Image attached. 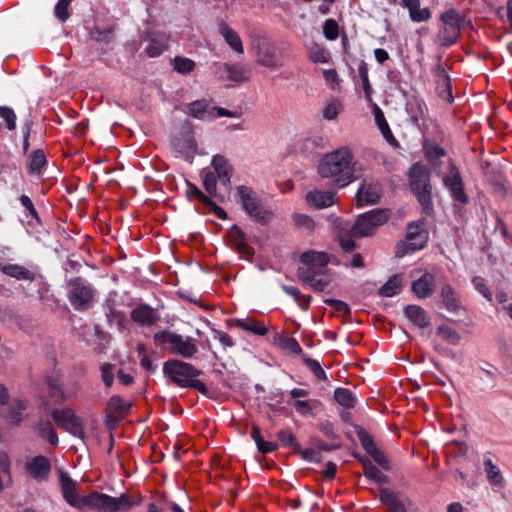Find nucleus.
<instances>
[{
    "mask_svg": "<svg viewBox=\"0 0 512 512\" xmlns=\"http://www.w3.org/2000/svg\"><path fill=\"white\" fill-rule=\"evenodd\" d=\"M300 261L303 266L297 270L299 280L316 291H323L330 283L327 274L328 255L324 252L307 251L301 255Z\"/></svg>",
    "mask_w": 512,
    "mask_h": 512,
    "instance_id": "f257e3e1",
    "label": "nucleus"
},
{
    "mask_svg": "<svg viewBox=\"0 0 512 512\" xmlns=\"http://www.w3.org/2000/svg\"><path fill=\"white\" fill-rule=\"evenodd\" d=\"M163 373L180 388H194L203 395L208 394L207 386L197 379L203 372L188 362L167 360L163 364Z\"/></svg>",
    "mask_w": 512,
    "mask_h": 512,
    "instance_id": "f03ea898",
    "label": "nucleus"
},
{
    "mask_svg": "<svg viewBox=\"0 0 512 512\" xmlns=\"http://www.w3.org/2000/svg\"><path fill=\"white\" fill-rule=\"evenodd\" d=\"M350 159V148L341 146L338 149L326 153L318 162L317 172L321 178L331 179L337 188H343L342 179L346 176V170Z\"/></svg>",
    "mask_w": 512,
    "mask_h": 512,
    "instance_id": "7ed1b4c3",
    "label": "nucleus"
},
{
    "mask_svg": "<svg viewBox=\"0 0 512 512\" xmlns=\"http://www.w3.org/2000/svg\"><path fill=\"white\" fill-rule=\"evenodd\" d=\"M410 187L415 194L418 202L422 206L423 211L430 215L433 211V204L431 200V184L429 173L426 168L416 163L412 165L409 174Z\"/></svg>",
    "mask_w": 512,
    "mask_h": 512,
    "instance_id": "20e7f679",
    "label": "nucleus"
},
{
    "mask_svg": "<svg viewBox=\"0 0 512 512\" xmlns=\"http://www.w3.org/2000/svg\"><path fill=\"white\" fill-rule=\"evenodd\" d=\"M95 296L91 283L82 277L71 278L67 281V298L75 310H87Z\"/></svg>",
    "mask_w": 512,
    "mask_h": 512,
    "instance_id": "39448f33",
    "label": "nucleus"
},
{
    "mask_svg": "<svg viewBox=\"0 0 512 512\" xmlns=\"http://www.w3.org/2000/svg\"><path fill=\"white\" fill-rule=\"evenodd\" d=\"M155 342L158 344H168L172 354L191 359L197 352L198 347L195 340L191 337H184L173 331L164 330L154 334Z\"/></svg>",
    "mask_w": 512,
    "mask_h": 512,
    "instance_id": "423d86ee",
    "label": "nucleus"
},
{
    "mask_svg": "<svg viewBox=\"0 0 512 512\" xmlns=\"http://www.w3.org/2000/svg\"><path fill=\"white\" fill-rule=\"evenodd\" d=\"M237 195L243 209L253 220L261 224L267 223L270 220L271 211L250 187L245 185L238 186Z\"/></svg>",
    "mask_w": 512,
    "mask_h": 512,
    "instance_id": "0eeeda50",
    "label": "nucleus"
},
{
    "mask_svg": "<svg viewBox=\"0 0 512 512\" xmlns=\"http://www.w3.org/2000/svg\"><path fill=\"white\" fill-rule=\"evenodd\" d=\"M134 505V502L126 494L119 497H112L107 494L92 492L87 495L85 510L94 509L97 512H118L126 511Z\"/></svg>",
    "mask_w": 512,
    "mask_h": 512,
    "instance_id": "6e6552de",
    "label": "nucleus"
},
{
    "mask_svg": "<svg viewBox=\"0 0 512 512\" xmlns=\"http://www.w3.org/2000/svg\"><path fill=\"white\" fill-rule=\"evenodd\" d=\"M389 219L388 210L373 209L359 215L351 227V235L356 237H367L373 234L374 230L386 223Z\"/></svg>",
    "mask_w": 512,
    "mask_h": 512,
    "instance_id": "1a4fd4ad",
    "label": "nucleus"
},
{
    "mask_svg": "<svg viewBox=\"0 0 512 512\" xmlns=\"http://www.w3.org/2000/svg\"><path fill=\"white\" fill-rule=\"evenodd\" d=\"M427 238V233L422 228V224L418 222L408 224L405 239L397 244L396 256L401 258L409 253L424 248L427 243Z\"/></svg>",
    "mask_w": 512,
    "mask_h": 512,
    "instance_id": "9d476101",
    "label": "nucleus"
},
{
    "mask_svg": "<svg viewBox=\"0 0 512 512\" xmlns=\"http://www.w3.org/2000/svg\"><path fill=\"white\" fill-rule=\"evenodd\" d=\"M252 48L256 53V61L259 65L270 70H276L282 67L277 48L266 38L258 36L253 40Z\"/></svg>",
    "mask_w": 512,
    "mask_h": 512,
    "instance_id": "9b49d317",
    "label": "nucleus"
},
{
    "mask_svg": "<svg viewBox=\"0 0 512 512\" xmlns=\"http://www.w3.org/2000/svg\"><path fill=\"white\" fill-rule=\"evenodd\" d=\"M51 416L60 428L65 429L69 434L81 440L84 439L85 432L82 422L71 409H54L51 412Z\"/></svg>",
    "mask_w": 512,
    "mask_h": 512,
    "instance_id": "f8f14e48",
    "label": "nucleus"
},
{
    "mask_svg": "<svg viewBox=\"0 0 512 512\" xmlns=\"http://www.w3.org/2000/svg\"><path fill=\"white\" fill-rule=\"evenodd\" d=\"M382 187L378 181L364 179L356 192V204L359 207L376 205L379 203Z\"/></svg>",
    "mask_w": 512,
    "mask_h": 512,
    "instance_id": "ddd939ff",
    "label": "nucleus"
},
{
    "mask_svg": "<svg viewBox=\"0 0 512 512\" xmlns=\"http://www.w3.org/2000/svg\"><path fill=\"white\" fill-rule=\"evenodd\" d=\"M59 481H60L62 495H63L64 499L66 500V502L69 505H71L81 511H84L85 504L87 501V496L81 497L78 494L77 482L75 480H73L66 472L60 473Z\"/></svg>",
    "mask_w": 512,
    "mask_h": 512,
    "instance_id": "4468645a",
    "label": "nucleus"
},
{
    "mask_svg": "<svg viewBox=\"0 0 512 512\" xmlns=\"http://www.w3.org/2000/svg\"><path fill=\"white\" fill-rule=\"evenodd\" d=\"M442 181L454 201L460 202L461 204H467L469 202V197L464 191L462 177L455 165H450L449 174L445 175Z\"/></svg>",
    "mask_w": 512,
    "mask_h": 512,
    "instance_id": "2eb2a0df",
    "label": "nucleus"
},
{
    "mask_svg": "<svg viewBox=\"0 0 512 512\" xmlns=\"http://www.w3.org/2000/svg\"><path fill=\"white\" fill-rule=\"evenodd\" d=\"M441 21L450 29L462 31V30H475L473 21L459 13L454 8H449L443 12L440 16Z\"/></svg>",
    "mask_w": 512,
    "mask_h": 512,
    "instance_id": "dca6fc26",
    "label": "nucleus"
},
{
    "mask_svg": "<svg viewBox=\"0 0 512 512\" xmlns=\"http://www.w3.org/2000/svg\"><path fill=\"white\" fill-rule=\"evenodd\" d=\"M29 475L36 481H44L48 478L51 471L49 460L42 455L33 457L25 465Z\"/></svg>",
    "mask_w": 512,
    "mask_h": 512,
    "instance_id": "f3484780",
    "label": "nucleus"
},
{
    "mask_svg": "<svg viewBox=\"0 0 512 512\" xmlns=\"http://www.w3.org/2000/svg\"><path fill=\"white\" fill-rule=\"evenodd\" d=\"M221 69L226 74V78L232 82L244 83L251 78L252 69L247 64L223 63Z\"/></svg>",
    "mask_w": 512,
    "mask_h": 512,
    "instance_id": "a211bd4d",
    "label": "nucleus"
},
{
    "mask_svg": "<svg viewBox=\"0 0 512 512\" xmlns=\"http://www.w3.org/2000/svg\"><path fill=\"white\" fill-rule=\"evenodd\" d=\"M435 277L431 273H424L411 284L412 292L419 299H426L434 293Z\"/></svg>",
    "mask_w": 512,
    "mask_h": 512,
    "instance_id": "6ab92c4d",
    "label": "nucleus"
},
{
    "mask_svg": "<svg viewBox=\"0 0 512 512\" xmlns=\"http://www.w3.org/2000/svg\"><path fill=\"white\" fill-rule=\"evenodd\" d=\"M184 112L196 119L211 121L215 119V115L206 100H196L187 104L184 108Z\"/></svg>",
    "mask_w": 512,
    "mask_h": 512,
    "instance_id": "aec40b11",
    "label": "nucleus"
},
{
    "mask_svg": "<svg viewBox=\"0 0 512 512\" xmlns=\"http://www.w3.org/2000/svg\"><path fill=\"white\" fill-rule=\"evenodd\" d=\"M159 318L157 312L149 305H139L131 311V319L142 326H152Z\"/></svg>",
    "mask_w": 512,
    "mask_h": 512,
    "instance_id": "412c9836",
    "label": "nucleus"
},
{
    "mask_svg": "<svg viewBox=\"0 0 512 512\" xmlns=\"http://www.w3.org/2000/svg\"><path fill=\"white\" fill-rule=\"evenodd\" d=\"M229 236L238 252L244 257L249 258L253 255V249L248 245L245 233L237 226L233 225L229 230Z\"/></svg>",
    "mask_w": 512,
    "mask_h": 512,
    "instance_id": "4be33fe9",
    "label": "nucleus"
},
{
    "mask_svg": "<svg viewBox=\"0 0 512 512\" xmlns=\"http://www.w3.org/2000/svg\"><path fill=\"white\" fill-rule=\"evenodd\" d=\"M361 444L364 450L373 458V460L384 469H389V462L384 454L376 447L373 439L369 435L360 436Z\"/></svg>",
    "mask_w": 512,
    "mask_h": 512,
    "instance_id": "5701e85b",
    "label": "nucleus"
},
{
    "mask_svg": "<svg viewBox=\"0 0 512 512\" xmlns=\"http://www.w3.org/2000/svg\"><path fill=\"white\" fill-rule=\"evenodd\" d=\"M404 314L415 326L419 328H426L430 324L426 311L418 305L405 306Z\"/></svg>",
    "mask_w": 512,
    "mask_h": 512,
    "instance_id": "b1692460",
    "label": "nucleus"
},
{
    "mask_svg": "<svg viewBox=\"0 0 512 512\" xmlns=\"http://www.w3.org/2000/svg\"><path fill=\"white\" fill-rule=\"evenodd\" d=\"M307 202L317 209L330 207L334 203V193L330 191L315 190L306 196Z\"/></svg>",
    "mask_w": 512,
    "mask_h": 512,
    "instance_id": "393cba45",
    "label": "nucleus"
},
{
    "mask_svg": "<svg viewBox=\"0 0 512 512\" xmlns=\"http://www.w3.org/2000/svg\"><path fill=\"white\" fill-rule=\"evenodd\" d=\"M365 172L366 166L362 162L353 160V153L352 150L350 149L349 164L346 170V176L345 178L342 179V185H345L346 187L353 181L363 177Z\"/></svg>",
    "mask_w": 512,
    "mask_h": 512,
    "instance_id": "a878e982",
    "label": "nucleus"
},
{
    "mask_svg": "<svg viewBox=\"0 0 512 512\" xmlns=\"http://www.w3.org/2000/svg\"><path fill=\"white\" fill-rule=\"evenodd\" d=\"M443 304L449 312H457L460 309V299L455 289L450 284H444L440 292Z\"/></svg>",
    "mask_w": 512,
    "mask_h": 512,
    "instance_id": "bb28decb",
    "label": "nucleus"
},
{
    "mask_svg": "<svg viewBox=\"0 0 512 512\" xmlns=\"http://www.w3.org/2000/svg\"><path fill=\"white\" fill-rule=\"evenodd\" d=\"M35 431L41 438L46 439L52 446L58 445V435L49 420L40 419L35 425Z\"/></svg>",
    "mask_w": 512,
    "mask_h": 512,
    "instance_id": "cd10ccee",
    "label": "nucleus"
},
{
    "mask_svg": "<svg viewBox=\"0 0 512 512\" xmlns=\"http://www.w3.org/2000/svg\"><path fill=\"white\" fill-rule=\"evenodd\" d=\"M131 407L129 402L124 401L119 396H112L107 403L108 417L121 418L127 414Z\"/></svg>",
    "mask_w": 512,
    "mask_h": 512,
    "instance_id": "c85d7f7f",
    "label": "nucleus"
},
{
    "mask_svg": "<svg viewBox=\"0 0 512 512\" xmlns=\"http://www.w3.org/2000/svg\"><path fill=\"white\" fill-rule=\"evenodd\" d=\"M403 281L402 276L395 274L391 276L378 290L381 297H393L400 293Z\"/></svg>",
    "mask_w": 512,
    "mask_h": 512,
    "instance_id": "c756f323",
    "label": "nucleus"
},
{
    "mask_svg": "<svg viewBox=\"0 0 512 512\" xmlns=\"http://www.w3.org/2000/svg\"><path fill=\"white\" fill-rule=\"evenodd\" d=\"M1 271L12 278L17 280H29L33 281L35 279V274L25 268L24 266L18 264H7L1 267Z\"/></svg>",
    "mask_w": 512,
    "mask_h": 512,
    "instance_id": "7c9ffc66",
    "label": "nucleus"
},
{
    "mask_svg": "<svg viewBox=\"0 0 512 512\" xmlns=\"http://www.w3.org/2000/svg\"><path fill=\"white\" fill-rule=\"evenodd\" d=\"M235 322L239 328L258 336H264L268 332L267 326L254 318L236 319Z\"/></svg>",
    "mask_w": 512,
    "mask_h": 512,
    "instance_id": "2f4dec72",
    "label": "nucleus"
},
{
    "mask_svg": "<svg viewBox=\"0 0 512 512\" xmlns=\"http://www.w3.org/2000/svg\"><path fill=\"white\" fill-rule=\"evenodd\" d=\"M406 110L412 123L416 124L425 117L426 105L422 100H409L406 104Z\"/></svg>",
    "mask_w": 512,
    "mask_h": 512,
    "instance_id": "473e14b6",
    "label": "nucleus"
},
{
    "mask_svg": "<svg viewBox=\"0 0 512 512\" xmlns=\"http://www.w3.org/2000/svg\"><path fill=\"white\" fill-rule=\"evenodd\" d=\"M47 160L42 149H36L31 153L28 160V171L30 174H40Z\"/></svg>",
    "mask_w": 512,
    "mask_h": 512,
    "instance_id": "72a5a7b5",
    "label": "nucleus"
},
{
    "mask_svg": "<svg viewBox=\"0 0 512 512\" xmlns=\"http://www.w3.org/2000/svg\"><path fill=\"white\" fill-rule=\"evenodd\" d=\"M334 399L339 405L347 409L353 408L357 402L355 394L346 388H336L334 390Z\"/></svg>",
    "mask_w": 512,
    "mask_h": 512,
    "instance_id": "f704fd0d",
    "label": "nucleus"
},
{
    "mask_svg": "<svg viewBox=\"0 0 512 512\" xmlns=\"http://www.w3.org/2000/svg\"><path fill=\"white\" fill-rule=\"evenodd\" d=\"M364 475L373 480L377 484L388 483V477L383 474L376 466H374L370 460H362Z\"/></svg>",
    "mask_w": 512,
    "mask_h": 512,
    "instance_id": "c9c22d12",
    "label": "nucleus"
},
{
    "mask_svg": "<svg viewBox=\"0 0 512 512\" xmlns=\"http://www.w3.org/2000/svg\"><path fill=\"white\" fill-rule=\"evenodd\" d=\"M309 51V59L315 63H327L330 59V54L327 50L314 42L306 43Z\"/></svg>",
    "mask_w": 512,
    "mask_h": 512,
    "instance_id": "e433bc0d",
    "label": "nucleus"
},
{
    "mask_svg": "<svg viewBox=\"0 0 512 512\" xmlns=\"http://www.w3.org/2000/svg\"><path fill=\"white\" fill-rule=\"evenodd\" d=\"M105 316L111 326L122 328L125 322L124 314L112 305L104 306Z\"/></svg>",
    "mask_w": 512,
    "mask_h": 512,
    "instance_id": "4c0bfd02",
    "label": "nucleus"
},
{
    "mask_svg": "<svg viewBox=\"0 0 512 512\" xmlns=\"http://www.w3.org/2000/svg\"><path fill=\"white\" fill-rule=\"evenodd\" d=\"M145 41L148 42L145 51L149 57H158L167 47V43L163 39L147 37Z\"/></svg>",
    "mask_w": 512,
    "mask_h": 512,
    "instance_id": "58836bf2",
    "label": "nucleus"
},
{
    "mask_svg": "<svg viewBox=\"0 0 512 512\" xmlns=\"http://www.w3.org/2000/svg\"><path fill=\"white\" fill-rule=\"evenodd\" d=\"M485 472L492 485H501L503 478L499 468L493 464L490 458L484 460Z\"/></svg>",
    "mask_w": 512,
    "mask_h": 512,
    "instance_id": "ea45409f",
    "label": "nucleus"
},
{
    "mask_svg": "<svg viewBox=\"0 0 512 512\" xmlns=\"http://www.w3.org/2000/svg\"><path fill=\"white\" fill-rule=\"evenodd\" d=\"M26 409V402L16 400L8 410V419L12 424L18 425L22 421V412Z\"/></svg>",
    "mask_w": 512,
    "mask_h": 512,
    "instance_id": "a19ab883",
    "label": "nucleus"
},
{
    "mask_svg": "<svg viewBox=\"0 0 512 512\" xmlns=\"http://www.w3.org/2000/svg\"><path fill=\"white\" fill-rule=\"evenodd\" d=\"M203 186L208 196L217 197V178L216 172L207 171L203 175Z\"/></svg>",
    "mask_w": 512,
    "mask_h": 512,
    "instance_id": "79ce46f5",
    "label": "nucleus"
},
{
    "mask_svg": "<svg viewBox=\"0 0 512 512\" xmlns=\"http://www.w3.org/2000/svg\"><path fill=\"white\" fill-rule=\"evenodd\" d=\"M358 74H359V77L361 79V82H362V88L364 90V93H365V97L367 100H370L371 99V93H372V87L370 85V82H369V77H368V68H367V65L364 61H361L359 66H358Z\"/></svg>",
    "mask_w": 512,
    "mask_h": 512,
    "instance_id": "37998d69",
    "label": "nucleus"
},
{
    "mask_svg": "<svg viewBox=\"0 0 512 512\" xmlns=\"http://www.w3.org/2000/svg\"><path fill=\"white\" fill-rule=\"evenodd\" d=\"M74 0H59L54 7V15L55 17L61 21L65 22L69 19V7Z\"/></svg>",
    "mask_w": 512,
    "mask_h": 512,
    "instance_id": "c03bdc74",
    "label": "nucleus"
},
{
    "mask_svg": "<svg viewBox=\"0 0 512 512\" xmlns=\"http://www.w3.org/2000/svg\"><path fill=\"white\" fill-rule=\"evenodd\" d=\"M437 94L440 98L449 102L453 101L452 86L450 78H443L441 81L437 80Z\"/></svg>",
    "mask_w": 512,
    "mask_h": 512,
    "instance_id": "a18cd8bd",
    "label": "nucleus"
},
{
    "mask_svg": "<svg viewBox=\"0 0 512 512\" xmlns=\"http://www.w3.org/2000/svg\"><path fill=\"white\" fill-rule=\"evenodd\" d=\"M437 333L447 342L453 345L459 344L461 340L460 334L453 328L448 326H440L437 329Z\"/></svg>",
    "mask_w": 512,
    "mask_h": 512,
    "instance_id": "49530a36",
    "label": "nucleus"
},
{
    "mask_svg": "<svg viewBox=\"0 0 512 512\" xmlns=\"http://www.w3.org/2000/svg\"><path fill=\"white\" fill-rule=\"evenodd\" d=\"M0 117L5 121L6 127L9 131L16 128V114L13 109L7 106L0 107Z\"/></svg>",
    "mask_w": 512,
    "mask_h": 512,
    "instance_id": "de8ad7c7",
    "label": "nucleus"
},
{
    "mask_svg": "<svg viewBox=\"0 0 512 512\" xmlns=\"http://www.w3.org/2000/svg\"><path fill=\"white\" fill-rule=\"evenodd\" d=\"M195 63L188 58L176 57L174 59V69L181 73L187 74L194 69Z\"/></svg>",
    "mask_w": 512,
    "mask_h": 512,
    "instance_id": "09e8293b",
    "label": "nucleus"
},
{
    "mask_svg": "<svg viewBox=\"0 0 512 512\" xmlns=\"http://www.w3.org/2000/svg\"><path fill=\"white\" fill-rule=\"evenodd\" d=\"M341 110V104L338 100L330 101L323 109V117L326 120H334L337 118Z\"/></svg>",
    "mask_w": 512,
    "mask_h": 512,
    "instance_id": "8fccbe9b",
    "label": "nucleus"
},
{
    "mask_svg": "<svg viewBox=\"0 0 512 512\" xmlns=\"http://www.w3.org/2000/svg\"><path fill=\"white\" fill-rule=\"evenodd\" d=\"M293 222L300 229L312 230L314 228V220L305 214H293Z\"/></svg>",
    "mask_w": 512,
    "mask_h": 512,
    "instance_id": "3c124183",
    "label": "nucleus"
},
{
    "mask_svg": "<svg viewBox=\"0 0 512 512\" xmlns=\"http://www.w3.org/2000/svg\"><path fill=\"white\" fill-rule=\"evenodd\" d=\"M225 42L238 54L244 52L242 41L238 34H222Z\"/></svg>",
    "mask_w": 512,
    "mask_h": 512,
    "instance_id": "603ef678",
    "label": "nucleus"
},
{
    "mask_svg": "<svg viewBox=\"0 0 512 512\" xmlns=\"http://www.w3.org/2000/svg\"><path fill=\"white\" fill-rule=\"evenodd\" d=\"M279 345L281 348L289 350L295 354H299L302 352L301 346L294 338L279 337Z\"/></svg>",
    "mask_w": 512,
    "mask_h": 512,
    "instance_id": "864d4df0",
    "label": "nucleus"
},
{
    "mask_svg": "<svg viewBox=\"0 0 512 512\" xmlns=\"http://www.w3.org/2000/svg\"><path fill=\"white\" fill-rule=\"evenodd\" d=\"M306 366L313 372L315 377L319 380H326L327 375L326 372L322 369L320 363L317 360L314 359H306L305 360Z\"/></svg>",
    "mask_w": 512,
    "mask_h": 512,
    "instance_id": "5fc2aeb1",
    "label": "nucleus"
},
{
    "mask_svg": "<svg viewBox=\"0 0 512 512\" xmlns=\"http://www.w3.org/2000/svg\"><path fill=\"white\" fill-rule=\"evenodd\" d=\"M278 440L287 447L297 448L298 444L292 433L288 430H280L276 433Z\"/></svg>",
    "mask_w": 512,
    "mask_h": 512,
    "instance_id": "6e6d98bb",
    "label": "nucleus"
},
{
    "mask_svg": "<svg viewBox=\"0 0 512 512\" xmlns=\"http://www.w3.org/2000/svg\"><path fill=\"white\" fill-rule=\"evenodd\" d=\"M379 498L383 504L388 506V508L399 501L397 495L387 488L380 489Z\"/></svg>",
    "mask_w": 512,
    "mask_h": 512,
    "instance_id": "4d7b16f0",
    "label": "nucleus"
},
{
    "mask_svg": "<svg viewBox=\"0 0 512 512\" xmlns=\"http://www.w3.org/2000/svg\"><path fill=\"white\" fill-rule=\"evenodd\" d=\"M101 378L106 387H111L114 380L113 365L105 363L101 366Z\"/></svg>",
    "mask_w": 512,
    "mask_h": 512,
    "instance_id": "13d9d810",
    "label": "nucleus"
},
{
    "mask_svg": "<svg viewBox=\"0 0 512 512\" xmlns=\"http://www.w3.org/2000/svg\"><path fill=\"white\" fill-rule=\"evenodd\" d=\"M410 17L413 21L421 22L425 21L430 18L431 13L428 8H420L419 6H416L415 9L409 10Z\"/></svg>",
    "mask_w": 512,
    "mask_h": 512,
    "instance_id": "bf43d9fd",
    "label": "nucleus"
},
{
    "mask_svg": "<svg viewBox=\"0 0 512 512\" xmlns=\"http://www.w3.org/2000/svg\"><path fill=\"white\" fill-rule=\"evenodd\" d=\"M473 284H474V287L475 289L483 296L485 297L487 300L491 301L492 300V294L491 292L489 291V289L487 288L484 280L481 278V277H474L473 278Z\"/></svg>",
    "mask_w": 512,
    "mask_h": 512,
    "instance_id": "052dcab7",
    "label": "nucleus"
},
{
    "mask_svg": "<svg viewBox=\"0 0 512 512\" xmlns=\"http://www.w3.org/2000/svg\"><path fill=\"white\" fill-rule=\"evenodd\" d=\"M375 120H376L377 125L379 126V129L381 130V132L383 133V135L386 138H387V134L392 136L389 126L384 118L383 112L378 107H376V110H375Z\"/></svg>",
    "mask_w": 512,
    "mask_h": 512,
    "instance_id": "680f3d73",
    "label": "nucleus"
},
{
    "mask_svg": "<svg viewBox=\"0 0 512 512\" xmlns=\"http://www.w3.org/2000/svg\"><path fill=\"white\" fill-rule=\"evenodd\" d=\"M323 76H324V79H325L327 85L331 89L334 90V89L338 88L339 79H338V74H337L336 70H334V69L324 70Z\"/></svg>",
    "mask_w": 512,
    "mask_h": 512,
    "instance_id": "e2e57ef3",
    "label": "nucleus"
},
{
    "mask_svg": "<svg viewBox=\"0 0 512 512\" xmlns=\"http://www.w3.org/2000/svg\"><path fill=\"white\" fill-rule=\"evenodd\" d=\"M212 333L214 339L218 340L224 348L232 347L234 345L232 338L227 333L218 329H213Z\"/></svg>",
    "mask_w": 512,
    "mask_h": 512,
    "instance_id": "0e129e2a",
    "label": "nucleus"
},
{
    "mask_svg": "<svg viewBox=\"0 0 512 512\" xmlns=\"http://www.w3.org/2000/svg\"><path fill=\"white\" fill-rule=\"evenodd\" d=\"M21 205L27 210L28 215L31 216L34 219L38 218V213L33 205L32 200L27 195H21L20 198Z\"/></svg>",
    "mask_w": 512,
    "mask_h": 512,
    "instance_id": "69168bd1",
    "label": "nucleus"
},
{
    "mask_svg": "<svg viewBox=\"0 0 512 512\" xmlns=\"http://www.w3.org/2000/svg\"><path fill=\"white\" fill-rule=\"evenodd\" d=\"M325 302L331 307H333L335 310L342 312L344 314H350L351 312L350 306L342 300L326 299Z\"/></svg>",
    "mask_w": 512,
    "mask_h": 512,
    "instance_id": "338daca9",
    "label": "nucleus"
},
{
    "mask_svg": "<svg viewBox=\"0 0 512 512\" xmlns=\"http://www.w3.org/2000/svg\"><path fill=\"white\" fill-rule=\"evenodd\" d=\"M322 142H323L322 137H319V136L307 137L302 144V149L306 150V151L313 150L314 148L320 147L322 145Z\"/></svg>",
    "mask_w": 512,
    "mask_h": 512,
    "instance_id": "774afa93",
    "label": "nucleus"
}]
</instances>
